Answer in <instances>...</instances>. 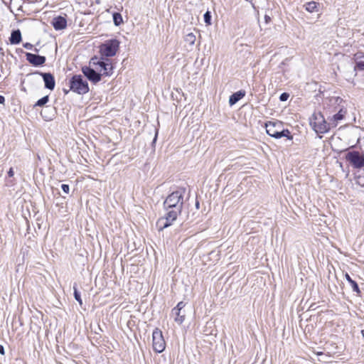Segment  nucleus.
Returning a JSON list of instances; mask_svg holds the SVG:
<instances>
[{
	"label": "nucleus",
	"mask_w": 364,
	"mask_h": 364,
	"mask_svg": "<svg viewBox=\"0 0 364 364\" xmlns=\"http://www.w3.org/2000/svg\"><path fill=\"white\" fill-rule=\"evenodd\" d=\"M288 97H289V95L287 93H282L280 95L279 99L281 101H286V100H287Z\"/></svg>",
	"instance_id": "obj_28"
},
{
	"label": "nucleus",
	"mask_w": 364,
	"mask_h": 364,
	"mask_svg": "<svg viewBox=\"0 0 364 364\" xmlns=\"http://www.w3.org/2000/svg\"><path fill=\"white\" fill-rule=\"evenodd\" d=\"M26 59L30 63L36 66L41 65L46 61L45 57L29 53H26Z\"/></svg>",
	"instance_id": "obj_11"
},
{
	"label": "nucleus",
	"mask_w": 364,
	"mask_h": 364,
	"mask_svg": "<svg viewBox=\"0 0 364 364\" xmlns=\"http://www.w3.org/2000/svg\"><path fill=\"white\" fill-rule=\"evenodd\" d=\"M281 129V124L277 122H268L266 123V132L267 133L276 139H278V134Z\"/></svg>",
	"instance_id": "obj_8"
},
{
	"label": "nucleus",
	"mask_w": 364,
	"mask_h": 364,
	"mask_svg": "<svg viewBox=\"0 0 364 364\" xmlns=\"http://www.w3.org/2000/svg\"><path fill=\"white\" fill-rule=\"evenodd\" d=\"M8 175L9 177H12L14 175V171L13 170V168H11L8 171Z\"/></svg>",
	"instance_id": "obj_29"
},
{
	"label": "nucleus",
	"mask_w": 364,
	"mask_h": 364,
	"mask_svg": "<svg viewBox=\"0 0 364 364\" xmlns=\"http://www.w3.org/2000/svg\"><path fill=\"white\" fill-rule=\"evenodd\" d=\"M0 353L1 355H4V348L3 347V346L0 345Z\"/></svg>",
	"instance_id": "obj_31"
},
{
	"label": "nucleus",
	"mask_w": 364,
	"mask_h": 364,
	"mask_svg": "<svg viewBox=\"0 0 364 364\" xmlns=\"http://www.w3.org/2000/svg\"><path fill=\"white\" fill-rule=\"evenodd\" d=\"M184 188H178L169 194L164 202L166 213L164 217L157 221L159 230H163L170 225L176 220L181 214L183 205Z\"/></svg>",
	"instance_id": "obj_1"
},
{
	"label": "nucleus",
	"mask_w": 364,
	"mask_h": 364,
	"mask_svg": "<svg viewBox=\"0 0 364 364\" xmlns=\"http://www.w3.org/2000/svg\"><path fill=\"white\" fill-rule=\"evenodd\" d=\"M153 348L157 353H161L164 350L166 343L164 339L162 332L159 328H156L152 333Z\"/></svg>",
	"instance_id": "obj_6"
},
{
	"label": "nucleus",
	"mask_w": 364,
	"mask_h": 364,
	"mask_svg": "<svg viewBox=\"0 0 364 364\" xmlns=\"http://www.w3.org/2000/svg\"><path fill=\"white\" fill-rule=\"evenodd\" d=\"M5 102V98L4 97L0 95V104H4Z\"/></svg>",
	"instance_id": "obj_33"
},
{
	"label": "nucleus",
	"mask_w": 364,
	"mask_h": 364,
	"mask_svg": "<svg viewBox=\"0 0 364 364\" xmlns=\"http://www.w3.org/2000/svg\"><path fill=\"white\" fill-rule=\"evenodd\" d=\"M185 306L186 304L183 301H180L179 303H178L176 307L173 309V311H181Z\"/></svg>",
	"instance_id": "obj_25"
},
{
	"label": "nucleus",
	"mask_w": 364,
	"mask_h": 364,
	"mask_svg": "<svg viewBox=\"0 0 364 364\" xmlns=\"http://www.w3.org/2000/svg\"><path fill=\"white\" fill-rule=\"evenodd\" d=\"M24 47H25L26 48H27V49H31V47H32V45H31V44H30V43H26V44L24 45Z\"/></svg>",
	"instance_id": "obj_32"
},
{
	"label": "nucleus",
	"mask_w": 364,
	"mask_h": 364,
	"mask_svg": "<svg viewBox=\"0 0 364 364\" xmlns=\"http://www.w3.org/2000/svg\"><path fill=\"white\" fill-rule=\"evenodd\" d=\"M305 9L309 13L318 12V4L315 1H309L304 4Z\"/></svg>",
	"instance_id": "obj_17"
},
{
	"label": "nucleus",
	"mask_w": 364,
	"mask_h": 364,
	"mask_svg": "<svg viewBox=\"0 0 364 364\" xmlns=\"http://www.w3.org/2000/svg\"><path fill=\"white\" fill-rule=\"evenodd\" d=\"M172 312L173 314L176 315V316L174 318V321L177 323L181 324L184 321L185 314L184 313L182 314L181 311H173V309L172 310Z\"/></svg>",
	"instance_id": "obj_18"
},
{
	"label": "nucleus",
	"mask_w": 364,
	"mask_h": 364,
	"mask_svg": "<svg viewBox=\"0 0 364 364\" xmlns=\"http://www.w3.org/2000/svg\"><path fill=\"white\" fill-rule=\"evenodd\" d=\"M61 188H62V190L65 193H69V191H70V188H69V186L67 185V184H63L61 186Z\"/></svg>",
	"instance_id": "obj_27"
},
{
	"label": "nucleus",
	"mask_w": 364,
	"mask_h": 364,
	"mask_svg": "<svg viewBox=\"0 0 364 364\" xmlns=\"http://www.w3.org/2000/svg\"><path fill=\"white\" fill-rule=\"evenodd\" d=\"M21 41V34L19 30L14 31L11 33L10 42L11 44H18Z\"/></svg>",
	"instance_id": "obj_16"
},
{
	"label": "nucleus",
	"mask_w": 364,
	"mask_h": 364,
	"mask_svg": "<svg viewBox=\"0 0 364 364\" xmlns=\"http://www.w3.org/2000/svg\"><path fill=\"white\" fill-rule=\"evenodd\" d=\"M70 89L78 94H85L89 90L87 81L81 75L73 77L70 81Z\"/></svg>",
	"instance_id": "obj_3"
},
{
	"label": "nucleus",
	"mask_w": 364,
	"mask_h": 364,
	"mask_svg": "<svg viewBox=\"0 0 364 364\" xmlns=\"http://www.w3.org/2000/svg\"><path fill=\"white\" fill-rule=\"evenodd\" d=\"M345 277H346V280H347L350 284L351 283V282H353V281H354V280H353V279L350 278V277L349 276V274H347V273L346 274Z\"/></svg>",
	"instance_id": "obj_30"
},
{
	"label": "nucleus",
	"mask_w": 364,
	"mask_h": 364,
	"mask_svg": "<svg viewBox=\"0 0 364 364\" xmlns=\"http://www.w3.org/2000/svg\"><path fill=\"white\" fill-rule=\"evenodd\" d=\"M361 333H362V336H363V338H364V330H362V331H361Z\"/></svg>",
	"instance_id": "obj_35"
},
{
	"label": "nucleus",
	"mask_w": 364,
	"mask_h": 364,
	"mask_svg": "<svg viewBox=\"0 0 364 364\" xmlns=\"http://www.w3.org/2000/svg\"><path fill=\"white\" fill-rule=\"evenodd\" d=\"M317 355H323V354L321 352H318V353H317Z\"/></svg>",
	"instance_id": "obj_34"
},
{
	"label": "nucleus",
	"mask_w": 364,
	"mask_h": 364,
	"mask_svg": "<svg viewBox=\"0 0 364 364\" xmlns=\"http://www.w3.org/2000/svg\"><path fill=\"white\" fill-rule=\"evenodd\" d=\"M245 93L243 91H238L232 94L229 99V104L230 106H232L235 103H237L239 100H240L244 96Z\"/></svg>",
	"instance_id": "obj_15"
},
{
	"label": "nucleus",
	"mask_w": 364,
	"mask_h": 364,
	"mask_svg": "<svg viewBox=\"0 0 364 364\" xmlns=\"http://www.w3.org/2000/svg\"><path fill=\"white\" fill-rule=\"evenodd\" d=\"M346 158L355 168H360L364 166V155L358 151H349Z\"/></svg>",
	"instance_id": "obj_7"
},
{
	"label": "nucleus",
	"mask_w": 364,
	"mask_h": 364,
	"mask_svg": "<svg viewBox=\"0 0 364 364\" xmlns=\"http://www.w3.org/2000/svg\"><path fill=\"white\" fill-rule=\"evenodd\" d=\"M350 285H351V287H352L353 291H355L357 293L360 292L358 285L357 284V283L355 281L351 282Z\"/></svg>",
	"instance_id": "obj_26"
},
{
	"label": "nucleus",
	"mask_w": 364,
	"mask_h": 364,
	"mask_svg": "<svg viewBox=\"0 0 364 364\" xmlns=\"http://www.w3.org/2000/svg\"><path fill=\"white\" fill-rule=\"evenodd\" d=\"M113 21L116 26H119L123 22L122 15L119 13H114L113 14Z\"/></svg>",
	"instance_id": "obj_21"
},
{
	"label": "nucleus",
	"mask_w": 364,
	"mask_h": 364,
	"mask_svg": "<svg viewBox=\"0 0 364 364\" xmlns=\"http://www.w3.org/2000/svg\"><path fill=\"white\" fill-rule=\"evenodd\" d=\"M310 124L313 129L318 134L326 133L330 129L329 122L327 123L323 115L320 113H314L310 120Z\"/></svg>",
	"instance_id": "obj_2"
},
{
	"label": "nucleus",
	"mask_w": 364,
	"mask_h": 364,
	"mask_svg": "<svg viewBox=\"0 0 364 364\" xmlns=\"http://www.w3.org/2000/svg\"><path fill=\"white\" fill-rule=\"evenodd\" d=\"M73 289H74L75 299L79 302L80 305H82V301L80 293L77 291V289L75 286L73 287Z\"/></svg>",
	"instance_id": "obj_23"
},
{
	"label": "nucleus",
	"mask_w": 364,
	"mask_h": 364,
	"mask_svg": "<svg viewBox=\"0 0 364 364\" xmlns=\"http://www.w3.org/2000/svg\"><path fill=\"white\" fill-rule=\"evenodd\" d=\"M196 36L193 33H189L185 36V41L188 43L190 46H193L196 42Z\"/></svg>",
	"instance_id": "obj_19"
},
{
	"label": "nucleus",
	"mask_w": 364,
	"mask_h": 364,
	"mask_svg": "<svg viewBox=\"0 0 364 364\" xmlns=\"http://www.w3.org/2000/svg\"><path fill=\"white\" fill-rule=\"evenodd\" d=\"M344 114L345 112L341 109L337 114H334L329 121L330 126L333 127H336L338 124V122L343 119Z\"/></svg>",
	"instance_id": "obj_14"
},
{
	"label": "nucleus",
	"mask_w": 364,
	"mask_h": 364,
	"mask_svg": "<svg viewBox=\"0 0 364 364\" xmlns=\"http://www.w3.org/2000/svg\"><path fill=\"white\" fill-rule=\"evenodd\" d=\"M53 26L55 30H62L66 28L67 21L63 16H58L53 18Z\"/></svg>",
	"instance_id": "obj_12"
},
{
	"label": "nucleus",
	"mask_w": 364,
	"mask_h": 364,
	"mask_svg": "<svg viewBox=\"0 0 364 364\" xmlns=\"http://www.w3.org/2000/svg\"><path fill=\"white\" fill-rule=\"evenodd\" d=\"M34 74H38L43 77L45 83V87L46 88L50 90H53L54 89L55 82L53 75H51L50 73H43L39 72H36Z\"/></svg>",
	"instance_id": "obj_9"
},
{
	"label": "nucleus",
	"mask_w": 364,
	"mask_h": 364,
	"mask_svg": "<svg viewBox=\"0 0 364 364\" xmlns=\"http://www.w3.org/2000/svg\"><path fill=\"white\" fill-rule=\"evenodd\" d=\"M282 137H287L289 139H292L293 136L290 134V132L288 129H281L278 134V139Z\"/></svg>",
	"instance_id": "obj_20"
},
{
	"label": "nucleus",
	"mask_w": 364,
	"mask_h": 364,
	"mask_svg": "<svg viewBox=\"0 0 364 364\" xmlns=\"http://www.w3.org/2000/svg\"><path fill=\"white\" fill-rule=\"evenodd\" d=\"M204 21L207 25L211 24V16L210 11H207L204 14Z\"/></svg>",
	"instance_id": "obj_24"
},
{
	"label": "nucleus",
	"mask_w": 364,
	"mask_h": 364,
	"mask_svg": "<svg viewBox=\"0 0 364 364\" xmlns=\"http://www.w3.org/2000/svg\"><path fill=\"white\" fill-rule=\"evenodd\" d=\"M355 70H364V53H358L355 55Z\"/></svg>",
	"instance_id": "obj_13"
},
{
	"label": "nucleus",
	"mask_w": 364,
	"mask_h": 364,
	"mask_svg": "<svg viewBox=\"0 0 364 364\" xmlns=\"http://www.w3.org/2000/svg\"><path fill=\"white\" fill-rule=\"evenodd\" d=\"M48 101V96H45L43 97H42L41 99H40L39 100L37 101V102L36 103L35 106H39V107H41L43 105H44L45 104H46Z\"/></svg>",
	"instance_id": "obj_22"
},
{
	"label": "nucleus",
	"mask_w": 364,
	"mask_h": 364,
	"mask_svg": "<svg viewBox=\"0 0 364 364\" xmlns=\"http://www.w3.org/2000/svg\"><path fill=\"white\" fill-rule=\"evenodd\" d=\"M84 75L91 81L97 82L100 80V75L95 69L86 67L82 68Z\"/></svg>",
	"instance_id": "obj_10"
},
{
	"label": "nucleus",
	"mask_w": 364,
	"mask_h": 364,
	"mask_svg": "<svg viewBox=\"0 0 364 364\" xmlns=\"http://www.w3.org/2000/svg\"><path fill=\"white\" fill-rule=\"evenodd\" d=\"M92 63L95 66V69L102 73V75H110L112 74L113 67L109 60H99L95 58L92 59Z\"/></svg>",
	"instance_id": "obj_5"
},
{
	"label": "nucleus",
	"mask_w": 364,
	"mask_h": 364,
	"mask_svg": "<svg viewBox=\"0 0 364 364\" xmlns=\"http://www.w3.org/2000/svg\"><path fill=\"white\" fill-rule=\"evenodd\" d=\"M119 43L116 39L107 41L105 43L100 46V53L102 55L106 57H112L116 54L119 48Z\"/></svg>",
	"instance_id": "obj_4"
}]
</instances>
